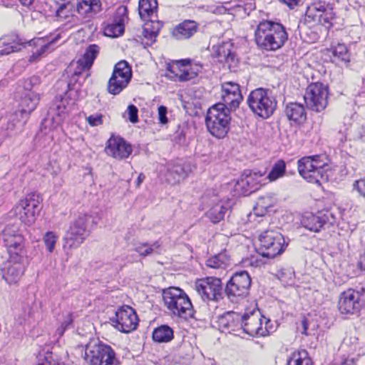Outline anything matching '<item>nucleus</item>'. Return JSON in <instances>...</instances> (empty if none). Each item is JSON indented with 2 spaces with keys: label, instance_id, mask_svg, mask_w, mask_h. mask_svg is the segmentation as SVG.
<instances>
[{
  "label": "nucleus",
  "instance_id": "obj_22",
  "mask_svg": "<svg viewBox=\"0 0 365 365\" xmlns=\"http://www.w3.org/2000/svg\"><path fill=\"white\" fill-rule=\"evenodd\" d=\"M133 149L130 144L123 138L111 136L107 141L105 153L117 160L128 158L132 153Z\"/></svg>",
  "mask_w": 365,
  "mask_h": 365
},
{
  "label": "nucleus",
  "instance_id": "obj_59",
  "mask_svg": "<svg viewBox=\"0 0 365 365\" xmlns=\"http://www.w3.org/2000/svg\"><path fill=\"white\" fill-rule=\"evenodd\" d=\"M190 68L191 71L194 73L195 77H196L198 73L201 71L202 68V66L200 63H194L192 65L188 66Z\"/></svg>",
  "mask_w": 365,
  "mask_h": 365
},
{
  "label": "nucleus",
  "instance_id": "obj_30",
  "mask_svg": "<svg viewBox=\"0 0 365 365\" xmlns=\"http://www.w3.org/2000/svg\"><path fill=\"white\" fill-rule=\"evenodd\" d=\"M241 314L235 312H227L219 319L220 327L228 332L235 331L241 328Z\"/></svg>",
  "mask_w": 365,
  "mask_h": 365
},
{
  "label": "nucleus",
  "instance_id": "obj_38",
  "mask_svg": "<svg viewBox=\"0 0 365 365\" xmlns=\"http://www.w3.org/2000/svg\"><path fill=\"white\" fill-rule=\"evenodd\" d=\"M173 338V331L168 325H162L154 329L153 339L158 343H167Z\"/></svg>",
  "mask_w": 365,
  "mask_h": 365
},
{
  "label": "nucleus",
  "instance_id": "obj_37",
  "mask_svg": "<svg viewBox=\"0 0 365 365\" xmlns=\"http://www.w3.org/2000/svg\"><path fill=\"white\" fill-rule=\"evenodd\" d=\"M230 256L226 251H224L210 257L207 260L206 264L214 269H225L230 264Z\"/></svg>",
  "mask_w": 365,
  "mask_h": 365
},
{
  "label": "nucleus",
  "instance_id": "obj_1",
  "mask_svg": "<svg viewBox=\"0 0 365 365\" xmlns=\"http://www.w3.org/2000/svg\"><path fill=\"white\" fill-rule=\"evenodd\" d=\"M284 27L277 23L262 21L255 31V41L258 47L265 51H276L287 40Z\"/></svg>",
  "mask_w": 365,
  "mask_h": 365
},
{
  "label": "nucleus",
  "instance_id": "obj_14",
  "mask_svg": "<svg viewBox=\"0 0 365 365\" xmlns=\"http://www.w3.org/2000/svg\"><path fill=\"white\" fill-rule=\"evenodd\" d=\"M2 240L9 256L26 257L24 238L16 225H7L2 231Z\"/></svg>",
  "mask_w": 365,
  "mask_h": 365
},
{
  "label": "nucleus",
  "instance_id": "obj_3",
  "mask_svg": "<svg viewBox=\"0 0 365 365\" xmlns=\"http://www.w3.org/2000/svg\"><path fill=\"white\" fill-rule=\"evenodd\" d=\"M231 108L218 103L209 108L205 123L210 134L217 138H224L230 129Z\"/></svg>",
  "mask_w": 365,
  "mask_h": 365
},
{
  "label": "nucleus",
  "instance_id": "obj_15",
  "mask_svg": "<svg viewBox=\"0 0 365 365\" xmlns=\"http://www.w3.org/2000/svg\"><path fill=\"white\" fill-rule=\"evenodd\" d=\"M2 240L9 256L26 257L24 238L16 225H7L2 231Z\"/></svg>",
  "mask_w": 365,
  "mask_h": 365
},
{
  "label": "nucleus",
  "instance_id": "obj_64",
  "mask_svg": "<svg viewBox=\"0 0 365 365\" xmlns=\"http://www.w3.org/2000/svg\"><path fill=\"white\" fill-rule=\"evenodd\" d=\"M66 330V329L65 328V327H63V325H60L58 329H56V334L58 335V336H63L64 331Z\"/></svg>",
  "mask_w": 365,
  "mask_h": 365
},
{
  "label": "nucleus",
  "instance_id": "obj_58",
  "mask_svg": "<svg viewBox=\"0 0 365 365\" xmlns=\"http://www.w3.org/2000/svg\"><path fill=\"white\" fill-rule=\"evenodd\" d=\"M73 317L72 313H68L66 316L64 320L61 322V325H63L66 329H67L73 322Z\"/></svg>",
  "mask_w": 365,
  "mask_h": 365
},
{
  "label": "nucleus",
  "instance_id": "obj_5",
  "mask_svg": "<svg viewBox=\"0 0 365 365\" xmlns=\"http://www.w3.org/2000/svg\"><path fill=\"white\" fill-rule=\"evenodd\" d=\"M247 104L254 113L262 118H267L273 114L277 101L269 90L259 88L250 93Z\"/></svg>",
  "mask_w": 365,
  "mask_h": 365
},
{
  "label": "nucleus",
  "instance_id": "obj_46",
  "mask_svg": "<svg viewBox=\"0 0 365 365\" xmlns=\"http://www.w3.org/2000/svg\"><path fill=\"white\" fill-rule=\"evenodd\" d=\"M333 12L331 9H329L327 6L324 8V11L320 14V17L315 21V22L322 24L327 28L331 26V20L333 19Z\"/></svg>",
  "mask_w": 365,
  "mask_h": 365
},
{
  "label": "nucleus",
  "instance_id": "obj_2",
  "mask_svg": "<svg viewBox=\"0 0 365 365\" xmlns=\"http://www.w3.org/2000/svg\"><path fill=\"white\" fill-rule=\"evenodd\" d=\"M163 298L165 305L173 315L184 319L193 317L192 304L182 289L170 287L163 291Z\"/></svg>",
  "mask_w": 365,
  "mask_h": 365
},
{
  "label": "nucleus",
  "instance_id": "obj_23",
  "mask_svg": "<svg viewBox=\"0 0 365 365\" xmlns=\"http://www.w3.org/2000/svg\"><path fill=\"white\" fill-rule=\"evenodd\" d=\"M222 103L231 109H236L242 100L240 86L232 81L225 82L222 84Z\"/></svg>",
  "mask_w": 365,
  "mask_h": 365
},
{
  "label": "nucleus",
  "instance_id": "obj_41",
  "mask_svg": "<svg viewBox=\"0 0 365 365\" xmlns=\"http://www.w3.org/2000/svg\"><path fill=\"white\" fill-rule=\"evenodd\" d=\"M286 171V164L283 160H278L273 165L270 172L264 179H268L270 182H274L280 178H282Z\"/></svg>",
  "mask_w": 365,
  "mask_h": 365
},
{
  "label": "nucleus",
  "instance_id": "obj_24",
  "mask_svg": "<svg viewBox=\"0 0 365 365\" xmlns=\"http://www.w3.org/2000/svg\"><path fill=\"white\" fill-rule=\"evenodd\" d=\"M232 43L230 41L223 42L222 44L214 46L215 56L218 61L227 64L230 71H235L238 66L239 61L232 51Z\"/></svg>",
  "mask_w": 365,
  "mask_h": 365
},
{
  "label": "nucleus",
  "instance_id": "obj_17",
  "mask_svg": "<svg viewBox=\"0 0 365 365\" xmlns=\"http://www.w3.org/2000/svg\"><path fill=\"white\" fill-rule=\"evenodd\" d=\"M114 327L123 333H129L137 328L138 324V316L130 307L125 306L120 308L112 319Z\"/></svg>",
  "mask_w": 365,
  "mask_h": 365
},
{
  "label": "nucleus",
  "instance_id": "obj_8",
  "mask_svg": "<svg viewBox=\"0 0 365 365\" xmlns=\"http://www.w3.org/2000/svg\"><path fill=\"white\" fill-rule=\"evenodd\" d=\"M259 254L264 257L274 258L281 255L287 247L284 236L275 230H266L259 237Z\"/></svg>",
  "mask_w": 365,
  "mask_h": 365
},
{
  "label": "nucleus",
  "instance_id": "obj_53",
  "mask_svg": "<svg viewBox=\"0 0 365 365\" xmlns=\"http://www.w3.org/2000/svg\"><path fill=\"white\" fill-rule=\"evenodd\" d=\"M11 190V185L9 183L2 184L0 183V207L4 204L5 201V197L6 193Z\"/></svg>",
  "mask_w": 365,
  "mask_h": 365
},
{
  "label": "nucleus",
  "instance_id": "obj_47",
  "mask_svg": "<svg viewBox=\"0 0 365 365\" xmlns=\"http://www.w3.org/2000/svg\"><path fill=\"white\" fill-rule=\"evenodd\" d=\"M17 320L21 324L29 326L34 324L36 321L34 314L30 307L25 309L24 313L19 317Z\"/></svg>",
  "mask_w": 365,
  "mask_h": 365
},
{
  "label": "nucleus",
  "instance_id": "obj_52",
  "mask_svg": "<svg viewBox=\"0 0 365 365\" xmlns=\"http://www.w3.org/2000/svg\"><path fill=\"white\" fill-rule=\"evenodd\" d=\"M86 120L91 126H98L103 123V115L101 114L91 115L86 118Z\"/></svg>",
  "mask_w": 365,
  "mask_h": 365
},
{
  "label": "nucleus",
  "instance_id": "obj_62",
  "mask_svg": "<svg viewBox=\"0 0 365 365\" xmlns=\"http://www.w3.org/2000/svg\"><path fill=\"white\" fill-rule=\"evenodd\" d=\"M21 50L20 45L11 46L9 48H6L3 53L9 54L12 52H16Z\"/></svg>",
  "mask_w": 365,
  "mask_h": 365
},
{
  "label": "nucleus",
  "instance_id": "obj_31",
  "mask_svg": "<svg viewBox=\"0 0 365 365\" xmlns=\"http://www.w3.org/2000/svg\"><path fill=\"white\" fill-rule=\"evenodd\" d=\"M101 10V0H80L77 4V11L81 15L91 17Z\"/></svg>",
  "mask_w": 365,
  "mask_h": 365
},
{
  "label": "nucleus",
  "instance_id": "obj_44",
  "mask_svg": "<svg viewBox=\"0 0 365 365\" xmlns=\"http://www.w3.org/2000/svg\"><path fill=\"white\" fill-rule=\"evenodd\" d=\"M58 238V235L52 231L46 232L43 235V242L48 252L52 253L54 251Z\"/></svg>",
  "mask_w": 365,
  "mask_h": 365
},
{
  "label": "nucleus",
  "instance_id": "obj_18",
  "mask_svg": "<svg viewBox=\"0 0 365 365\" xmlns=\"http://www.w3.org/2000/svg\"><path fill=\"white\" fill-rule=\"evenodd\" d=\"M26 257L9 256V260L1 268L2 277L9 284L17 283L23 276L26 269Z\"/></svg>",
  "mask_w": 365,
  "mask_h": 365
},
{
  "label": "nucleus",
  "instance_id": "obj_28",
  "mask_svg": "<svg viewBox=\"0 0 365 365\" xmlns=\"http://www.w3.org/2000/svg\"><path fill=\"white\" fill-rule=\"evenodd\" d=\"M59 38L60 34H57L51 39L36 38L27 42V44L36 48V51H32V56L30 57V61H35L38 58L41 57Z\"/></svg>",
  "mask_w": 365,
  "mask_h": 365
},
{
  "label": "nucleus",
  "instance_id": "obj_4",
  "mask_svg": "<svg viewBox=\"0 0 365 365\" xmlns=\"http://www.w3.org/2000/svg\"><path fill=\"white\" fill-rule=\"evenodd\" d=\"M327 165V159L324 156H307L298 160V171L308 182L319 185L322 181L328 179L325 170Z\"/></svg>",
  "mask_w": 365,
  "mask_h": 365
},
{
  "label": "nucleus",
  "instance_id": "obj_12",
  "mask_svg": "<svg viewBox=\"0 0 365 365\" xmlns=\"http://www.w3.org/2000/svg\"><path fill=\"white\" fill-rule=\"evenodd\" d=\"M132 77L131 68L125 61L117 63L108 82V91L113 95L119 94L129 83Z\"/></svg>",
  "mask_w": 365,
  "mask_h": 365
},
{
  "label": "nucleus",
  "instance_id": "obj_61",
  "mask_svg": "<svg viewBox=\"0 0 365 365\" xmlns=\"http://www.w3.org/2000/svg\"><path fill=\"white\" fill-rule=\"evenodd\" d=\"M337 365H356V362L353 358H345L342 359Z\"/></svg>",
  "mask_w": 365,
  "mask_h": 365
},
{
  "label": "nucleus",
  "instance_id": "obj_40",
  "mask_svg": "<svg viewBox=\"0 0 365 365\" xmlns=\"http://www.w3.org/2000/svg\"><path fill=\"white\" fill-rule=\"evenodd\" d=\"M287 365H313V362L308 352L302 349L292 354Z\"/></svg>",
  "mask_w": 365,
  "mask_h": 365
},
{
  "label": "nucleus",
  "instance_id": "obj_35",
  "mask_svg": "<svg viewBox=\"0 0 365 365\" xmlns=\"http://www.w3.org/2000/svg\"><path fill=\"white\" fill-rule=\"evenodd\" d=\"M156 0H140L138 5L139 15L143 19L153 18L157 12Z\"/></svg>",
  "mask_w": 365,
  "mask_h": 365
},
{
  "label": "nucleus",
  "instance_id": "obj_57",
  "mask_svg": "<svg viewBox=\"0 0 365 365\" xmlns=\"http://www.w3.org/2000/svg\"><path fill=\"white\" fill-rule=\"evenodd\" d=\"M39 82V79L38 77L33 76L28 81L25 83L24 88L26 90H30L32 88L34 85H37Z\"/></svg>",
  "mask_w": 365,
  "mask_h": 365
},
{
  "label": "nucleus",
  "instance_id": "obj_20",
  "mask_svg": "<svg viewBox=\"0 0 365 365\" xmlns=\"http://www.w3.org/2000/svg\"><path fill=\"white\" fill-rule=\"evenodd\" d=\"M335 222L334 216L329 210L319 212L316 215L308 213L302 219L303 227L315 232L320 231L325 226L333 225Z\"/></svg>",
  "mask_w": 365,
  "mask_h": 365
},
{
  "label": "nucleus",
  "instance_id": "obj_6",
  "mask_svg": "<svg viewBox=\"0 0 365 365\" xmlns=\"http://www.w3.org/2000/svg\"><path fill=\"white\" fill-rule=\"evenodd\" d=\"M88 215H80L70 225L63 237V249L71 251L78 248L89 235L88 224L90 220Z\"/></svg>",
  "mask_w": 365,
  "mask_h": 365
},
{
  "label": "nucleus",
  "instance_id": "obj_49",
  "mask_svg": "<svg viewBox=\"0 0 365 365\" xmlns=\"http://www.w3.org/2000/svg\"><path fill=\"white\" fill-rule=\"evenodd\" d=\"M188 63H185V66H182V72L179 73V81H187L195 78L194 73L189 68Z\"/></svg>",
  "mask_w": 365,
  "mask_h": 365
},
{
  "label": "nucleus",
  "instance_id": "obj_54",
  "mask_svg": "<svg viewBox=\"0 0 365 365\" xmlns=\"http://www.w3.org/2000/svg\"><path fill=\"white\" fill-rule=\"evenodd\" d=\"M354 186L358 193L365 198V178L356 180Z\"/></svg>",
  "mask_w": 365,
  "mask_h": 365
},
{
  "label": "nucleus",
  "instance_id": "obj_60",
  "mask_svg": "<svg viewBox=\"0 0 365 365\" xmlns=\"http://www.w3.org/2000/svg\"><path fill=\"white\" fill-rule=\"evenodd\" d=\"M282 1L290 9H293L299 5L300 0H282Z\"/></svg>",
  "mask_w": 365,
  "mask_h": 365
},
{
  "label": "nucleus",
  "instance_id": "obj_32",
  "mask_svg": "<svg viewBox=\"0 0 365 365\" xmlns=\"http://www.w3.org/2000/svg\"><path fill=\"white\" fill-rule=\"evenodd\" d=\"M284 113L287 118L297 123H302L307 118L304 106L298 103H290L287 105Z\"/></svg>",
  "mask_w": 365,
  "mask_h": 365
},
{
  "label": "nucleus",
  "instance_id": "obj_33",
  "mask_svg": "<svg viewBox=\"0 0 365 365\" xmlns=\"http://www.w3.org/2000/svg\"><path fill=\"white\" fill-rule=\"evenodd\" d=\"M197 29V24L194 21L186 20L175 27L173 35L178 39L188 38L193 36Z\"/></svg>",
  "mask_w": 365,
  "mask_h": 365
},
{
  "label": "nucleus",
  "instance_id": "obj_7",
  "mask_svg": "<svg viewBox=\"0 0 365 365\" xmlns=\"http://www.w3.org/2000/svg\"><path fill=\"white\" fill-rule=\"evenodd\" d=\"M85 359L90 365H118L114 350L102 343L91 342L85 349Z\"/></svg>",
  "mask_w": 365,
  "mask_h": 365
},
{
  "label": "nucleus",
  "instance_id": "obj_9",
  "mask_svg": "<svg viewBox=\"0 0 365 365\" xmlns=\"http://www.w3.org/2000/svg\"><path fill=\"white\" fill-rule=\"evenodd\" d=\"M41 197L38 194L31 193L21 200L14 207V215L25 225H31L41 210Z\"/></svg>",
  "mask_w": 365,
  "mask_h": 365
},
{
  "label": "nucleus",
  "instance_id": "obj_10",
  "mask_svg": "<svg viewBox=\"0 0 365 365\" xmlns=\"http://www.w3.org/2000/svg\"><path fill=\"white\" fill-rule=\"evenodd\" d=\"M241 317V328L245 333L252 336H264L269 334L267 324L269 320L264 317L259 309L245 312Z\"/></svg>",
  "mask_w": 365,
  "mask_h": 365
},
{
  "label": "nucleus",
  "instance_id": "obj_34",
  "mask_svg": "<svg viewBox=\"0 0 365 365\" xmlns=\"http://www.w3.org/2000/svg\"><path fill=\"white\" fill-rule=\"evenodd\" d=\"M39 101L38 95L34 91H29L21 98L19 105L21 112L24 113H30L36 107Z\"/></svg>",
  "mask_w": 365,
  "mask_h": 365
},
{
  "label": "nucleus",
  "instance_id": "obj_13",
  "mask_svg": "<svg viewBox=\"0 0 365 365\" xmlns=\"http://www.w3.org/2000/svg\"><path fill=\"white\" fill-rule=\"evenodd\" d=\"M328 98V88L320 83H311L304 96L307 107L316 112H321L327 107Z\"/></svg>",
  "mask_w": 365,
  "mask_h": 365
},
{
  "label": "nucleus",
  "instance_id": "obj_43",
  "mask_svg": "<svg viewBox=\"0 0 365 365\" xmlns=\"http://www.w3.org/2000/svg\"><path fill=\"white\" fill-rule=\"evenodd\" d=\"M326 6L325 3L323 2H315L312 4L311 6H308L307 9V16L315 21L318 17H320V14L324 11Z\"/></svg>",
  "mask_w": 365,
  "mask_h": 365
},
{
  "label": "nucleus",
  "instance_id": "obj_36",
  "mask_svg": "<svg viewBox=\"0 0 365 365\" xmlns=\"http://www.w3.org/2000/svg\"><path fill=\"white\" fill-rule=\"evenodd\" d=\"M149 19L150 20L143 26V34L145 38L150 40L151 42H154L163 26V24L160 21L153 20L152 18Z\"/></svg>",
  "mask_w": 365,
  "mask_h": 365
},
{
  "label": "nucleus",
  "instance_id": "obj_11",
  "mask_svg": "<svg viewBox=\"0 0 365 365\" xmlns=\"http://www.w3.org/2000/svg\"><path fill=\"white\" fill-rule=\"evenodd\" d=\"M195 289L205 302H218L222 299V284L220 278L207 277L196 280Z\"/></svg>",
  "mask_w": 365,
  "mask_h": 365
},
{
  "label": "nucleus",
  "instance_id": "obj_25",
  "mask_svg": "<svg viewBox=\"0 0 365 365\" xmlns=\"http://www.w3.org/2000/svg\"><path fill=\"white\" fill-rule=\"evenodd\" d=\"M127 8L121 6L118 8L115 14V21L108 24L104 29V34L107 36L117 37L124 31V22L127 19Z\"/></svg>",
  "mask_w": 365,
  "mask_h": 365
},
{
  "label": "nucleus",
  "instance_id": "obj_27",
  "mask_svg": "<svg viewBox=\"0 0 365 365\" xmlns=\"http://www.w3.org/2000/svg\"><path fill=\"white\" fill-rule=\"evenodd\" d=\"M191 171V167L189 164L175 163L168 169L166 180L172 184L178 183L184 180Z\"/></svg>",
  "mask_w": 365,
  "mask_h": 365
},
{
  "label": "nucleus",
  "instance_id": "obj_39",
  "mask_svg": "<svg viewBox=\"0 0 365 365\" xmlns=\"http://www.w3.org/2000/svg\"><path fill=\"white\" fill-rule=\"evenodd\" d=\"M274 205V200L269 195L259 197L254 207L255 215L257 216H264L267 212L268 208L272 207Z\"/></svg>",
  "mask_w": 365,
  "mask_h": 365
},
{
  "label": "nucleus",
  "instance_id": "obj_55",
  "mask_svg": "<svg viewBox=\"0 0 365 365\" xmlns=\"http://www.w3.org/2000/svg\"><path fill=\"white\" fill-rule=\"evenodd\" d=\"M158 120L160 123L166 124L168 123L167 113L168 109L164 106H160L158 107Z\"/></svg>",
  "mask_w": 365,
  "mask_h": 365
},
{
  "label": "nucleus",
  "instance_id": "obj_51",
  "mask_svg": "<svg viewBox=\"0 0 365 365\" xmlns=\"http://www.w3.org/2000/svg\"><path fill=\"white\" fill-rule=\"evenodd\" d=\"M127 112L128 114V119L131 123H135L138 121V110L135 106L129 105L127 108Z\"/></svg>",
  "mask_w": 365,
  "mask_h": 365
},
{
  "label": "nucleus",
  "instance_id": "obj_21",
  "mask_svg": "<svg viewBox=\"0 0 365 365\" xmlns=\"http://www.w3.org/2000/svg\"><path fill=\"white\" fill-rule=\"evenodd\" d=\"M361 294L359 292L349 289L343 292L338 301L339 311L343 314H354L361 308Z\"/></svg>",
  "mask_w": 365,
  "mask_h": 365
},
{
  "label": "nucleus",
  "instance_id": "obj_29",
  "mask_svg": "<svg viewBox=\"0 0 365 365\" xmlns=\"http://www.w3.org/2000/svg\"><path fill=\"white\" fill-rule=\"evenodd\" d=\"M231 207L232 203L229 199L221 200L209 210L207 216L212 223H217L224 219L225 213Z\"/></svg>",
  "mask_w": 365,
  "mask_h": 365
},
{
  "label": "nucleus",
  "instance_id": "obj_63",
  "mask_svg": "<svg viewBox=\"0 0 365 365\" xmlns=\"http://www.w3.org/2000/svg\"><path fill=\"white\" fill-rule=\"evenodd\" d=\"M358 266L363 270H365V255L361 256L358 262Z\"/></svg>",
  "mask_w": 365,
  "mask_h": 365
},
{
  "label": "nucleus",
  "instance_id": "obj_56",
  "mask_svg": "<svg viewBox=\"0 0 365 365\" xmlns=\"http://www.w3.org/2000/svg\"><path fill=\"white\" fill-rule=\"evenodd\" d=\"M308 320L306 317H303L300 325L298 326L297 329L301 331V333L304 335H309V333L307 332L308 330Z\"/></svg>",
  "mask_w": 365,
  "mask_h": 365
},
{
  "label": "nucleus",
  "instance_id": "obj_16",
  "mask_svg": "<svg viewBox=\"0 0 365 365\" xmlns=\"http://www.w3.org/2000/svg\"><path fill=\"white\" fill-rule=\"evenodd\" d=\"M251 286V278L246 271L235 273L227 283L225 293L229 299L246 297Z\"/></svg>",
  "mask_w": 365,
  "mask_h": 365
},
{
  "label": "nucleus",
  "instance_id": "obj_42",
  "mask_svg": "<svg viewBox=\"0 0 365 365\" xmlns=\"http://www.w3.org/2000/svg\"><path fill=\"white\" fill-rule=\"evenodd\" d=\"M52 7L56 16L60 19H64L70 16L72 5L70 4L69 1H67L55 4Z\"/></svg>",
  "mask_w": 365,
  "mask_h": 365
},
{
  "label": "nucleus",
  "instance_id": "obj_48",
  "mask_svg": "<svg viewBox=\"0 0 365 365\" xmlns=\"http://www.w3.org/2000/svg\"><path fill=\"white\" fill-rule=\"evenodd\" d=\"M185 63H190V61L182 60L173 63L172 64H168L167 70L179 80V73L182 72V66H185Z\"/></svg>",
  "mask_w": 365,
  "mask_h": 365
},
{
  "label": "nucleus",
  "instance_id": "obj_26",
  "mask_svg": "<svg viewBox=\"0 0 365 365\" xmlns=\"http://www.w3.org/2000/svg\"><path fill=\"white\" fill-rule=\"evenodd\" d=\"M100 48L96 44L89 45L83 54V56L79 58L77 61V68L74 71V74L76 76L80 75L83 71L89 70L92 66L94 60L99 53Z\"/></svg>",
  "mask_w": 365,
  "mask_h": 365
},
{
  "label": "nucleus",
  "instance_id": "obj_19",
  "mask_svg": "<svg viewBox=\"0 0 365 365\" xmlns=\"http://www.w3.org/2000/svg\"><path fill=\"white\" fill-rule=\"evenodd\" d=\"M264 175V173L245 170L236 184V190L244 195L256 191L262 186Z\"/></svg>",
  "mask_w": 365,
  "mask_h": 365
},
{
  "label": "nucleus",
  "instance_id": "obj_50",
  "mask_svg": "<svg viewBox=\"0 0 365 365\" xmlns=\"http://www.w3.org/2000/svg\"><path fill=\"white\" fill-rule=\"evenodd\" d=\"M135 250L140 255L145 257L153 252V247H148V244H138L136 245Z\"/></svg>",
  "mask_w": 365,
  "mask_h": 365
},
{
  "label": "nucleus",
  "instance_id": "obj_45",
  "mask_svg": "<svg viewBox=\"0 0 365 365\" xmlns=\"http://www.w3.org/2000/svg\"><path fill=\"white\" fill-rule=\"evenodd\" d=\"M331 50L335 57H337L339 59L346 63L349 62V54L345 44L338 43L336 46L332 47Z\"/></svg>",
  "mask_w": 365,
  "mask_h": 365
}]
</instances>
